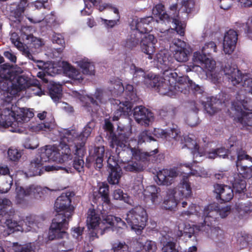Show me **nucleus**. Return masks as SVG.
I'll return each instance as SVG.
<instances>
[{
    "mask_svg": "<svg viewBox=\"0 0 252 252\" xmlns=\"http://www.w3.org/2000/svg\"><path fill=\"white\" fill-rule=\"evenodd\" d=\"M32 85H34L37 89L33 94L38 96L43 94L38 86V81L32 82L28 78L17 75L7 65L0 66V89L3 91V95L6 97V101L9 102L15 95L20 91L30 88Z\"/></svg>",
    "mask_w": 252,
    "mask_h": 252,
    "instance_id": "obj_1",
    "label": "nucleus"
},
{
    "mask_svg": "<svg viewBox=\"0 0 252 252\" xmlns=\"http://www.w3.org/2000/svg\"><path fill=\"white\" fill-rule=\"evenodd\" d=\"M74 195L72 191L63 193L57 198L55 208L58 214L53 220L49 232V239L66 238L67 235L65 230L68 228V222L74 208L71 205V197Z\"/></svg>",
    "mask_w": 252,
    "mask_h": 252,
    "instance_id": "obj_2",
    "label": "nucleus"
},
{
    "mask_svg": "<svg viewBox=\"0 0 252 252\" xmlns=\"http://www.w3.org/2000/svg\"><path fill=\"white\" fill-rule=\"evenodd\" d=\"M164 81L156 84L158 79L155 78V83L149 87L157 88L158 92L162 95L173 96L179 93L185 94L188 92V88L201 94L203 90L198 85L195 84L187 76H178L176 72L173 70H166L163 72Z\"/></svg>",
    "mask_w": 252,
    "mask_h": 252,
    "instance_id": "obj_3",
    "label": "nucleus"
},
{
    "mask_svg": "<svg viewBox=\"0 0 252 252\" xmlns=\"http://www.w3.org/2000/svg\"><path fill=\"white\" fill-rule=\"evenodd\" d=\"M94 127V123L90 122L79 134L73 129H63L61 132V142L59 147L62 151V154H63L67 160L71 159V147L74 146L76 148V153L83 152L82 148Z\"/></svg>",
    "mask_w": 252,
    "mask_h": 252,
    "instance_id": "obj_4",
    "label": "nucleus"
},
{
    "mask_svg": "<svg viewBox=\"0 0 252 252\" xmlns=\"http://www.w3.org/2000/svg\"><path fill=\"white\" fill-rule=\"evenodd\" d=\"M110 84V91L113 95L119 96L123 94L127 96L126 101H121L119 99H114L111 101V103L116 110L113 120L117 121L123 114L128 115L131 111L132 105L129 99L132 100L135 97V94L132 85L128 84L125 88L119 79L111 81Z\"/></svg>",
    "mask_w": 252,
    "mask_h": 252,
    "instance_id": "obj_5",
    "label": "nucleus"
},
{
    "mask_svg": "<svg viewBox=\"0 0 252 252\" xmlns=\"http://www.w3.org/2000/svg\"><path fill=\"white\" fill-rule=\"evenodd\" d=\"M38 157L34 158L29 166L28 174L30 176L41 174L43 163L48 161L62 162L67 160L66 157L62 154V151L56 146H46L39 149Z\"/></svg>",
    "mask_w": 252,
    "mask_h": 252,
    "instance_id": "obj_6",
    "label": "nucleus"
},
{
    "mask_svg": "<svg viewBox=\"0 0 252 252\" xmlns=\"http://www.w3.org/2000/svg\"><path fill=\"white\" fill-rule=\"evenodd\" d=\"M33 115V113L29 109L17 108L13 111L7 107L0 114V127H10L11 131L20 132L19 127L28 122Z\"/></svg>",
    "mask_w": 252,
    "mask_h": 252,
    "instance_id": "obj_7",
    "label": "nucleus"
},
{
    "mask_svg": "<svg viewBox=\"0 0 252 252\" xmlns=\"http://www.w3.org/2000/svg\"><path fill=\"white\" fill-rule=\"evenodd\" d=\"M236 166L239 174L235 175L230 181L233 188L239 193L244 192L246 188V178L252 176V161L251 158L242 151L238 152Z\"/></svg>",
    "mask_w": 252,
    "mask_h": 252,
    "instance_id": "obj_8",
    "label": "nucleus"
},
{
    "mask_svg": "<svg viewBox=\"0 0 252 252\" xmlns=\"http://www.w3.org/2000/svg\"><path fill=\"white\" fill-rule=\"evenodd\" d=\"M118 151V157L120 158L123 157V158L122 161L123 164H119V159L117 158L110 155L109 152L106 153V157L109 155V157L107 159V163L111 171L108 177V181L110 184L115 185L119 183V180L121 176V168H124L127 171H138L142 170L143 168L140 165H138L136 162H133V161L129 160L128 158H125L126 155L122 156L120 154L119 155Z\"/></svg>",
    "mask_w": 252,
    "mask_h": 252,
    "instance_id": "obj_9",
    "label": "nucleus"
},
{
    "mask_svg": "<svg viewBox=\"0 0 252 252\" xmlns=\"http://www.w3.org/2000/svg\"><path fill=\"white\" fill-rule=\"evenodd\" d=\"M195 4V0H178L177 4H174L170 6L171 20L172 23L175 25V28L177 32L180 35L183 36L185 33V29L186 24L177 19L181 13V17L183 19L187 17L188 14L189 13L193 8Z\"/></svg>",
    "mask_w": 252,
    "mask_h": 252,
    "instance_id": "obj_10",
    "label": "nucleus"
},
{
    "mask_svg": "<svg viewBox=\"0 0 252 252\" xmlns=\"http://www.w3.org/2000/svg\"><path fill=\"white\" fill-rule=\"evenodd\" d=\"M252 99L237 100L232 103L231 109L228 110L229 115L243 126H252Z\"/></svg>",
    "mask_w": 252,
    "mask_h": 252,
    "instance_id": "obj_11",
    "label": "nucleus"
},
{
    "mask_svg": "<svg viewBox=\"0 0 252 252\" xmlns=\"http://www.w3.org/2000/svg\"><path fill=\"white\" fill-rule=\"evenodd\" d=\"M200 207L195 204H191L189 207L187 211H183L181 213L180 216L184 219H189L197 223L195 225L196 229L198 231L205 232L208 236L214 237L217 236L221 230L218 227L213 226L212 223L210 228L207 231L202 230L201 225H206L204 221V214L200 212Z\"/></svg>",
    "mask_w": 252,
    "mask_h": 252,
    "instance_id": "obj_12",
    "label": "nucleus"
},
{
    "mask_svg": "<svg viewBox=\"0 0 252 252\" xmlns=\"http://www.w3.org/2000/svg\"><path fill=\"white\" fill-rule=\"evenodd\" d=\"M104 128L107 131V135L108 136L109 140L110 141V147L114 148L116 146V152L122 150L121 152H119V155L120 154L124 156L126 154L125 150L127 149V152L129 153L130 155L135 158L141 157L142 155L140 154V152L135 150V149L129 148V147L126 145V138L125 134L121 133L119 134L117 137L113 132V126L112 124L107 120L105 121Z\"/></svg>",
    "mask_w": 252,
    "mask_h": 252,
    "instance_id": "obj_13",
    "label": "nucleus"
},
{
    "mask_svg": "<svg viewBox=\"0 0 252 252\" xmlns=\"http://www.w3.org/2000/svg\"><path fill=\"white\" fill-rule=\"evenodd\" d=\"M192 61L196 64L201 65L200 68L204 70L207 77L213 83H216L220 79L219 73L215 70L216 62L213 59L202 55L200 51H196L193 53ZM189 67L190 71H196V68H199L198 65H190Z\"/></svg>",
    "mask_w": 252,
    "mask_h": 252,
    "instance_id": "obj_14",
    "label": "nucleus"
},
{
    "mask_svg": "<svg viewBox=\"0 0 252 252\" xmlns=\"http://www.w3.org/2000/svg\"><path fill=\"white\" fill-rule=\"evenodd\" d=\"M47 187L32 184L25 188L16 185L15 189V202L18 204H23L26 202L25 197L29 196L35 199H40L45 193L54 191Z\"/></svg>",
    "mask_w": 252,
    "mask_h": 252,
    "instance_id": "obj_15",
    "label": "nucleus"
},
{
    "mask_svg": "<svg viewBox=\"0 0 252 252\" xmlns=\"http://www.w3.org/2000/svg\"><path fill=\"white\" fill-rule=\"evenodd\" d=\"M131 229L136 234L141 233L146 226L148 216L145 209L141 206H137L129 210L125 217Z\"/></svg>",
    "mask_w": 252,
    "mask_h": 252,
    "instance_id": "obj_16",
    "label": "nucleus"
},
{
    "mask_svg": "<svg viewBox=\"0 0 252 252\" xmlns=\"http://www.w3.org/2000/svg\"><path fill=\"white\" fill-rule=\"evenodd\" d=\"M201 213L204 214V221L206 225H201V229L207 231L210 228L212 223L216 220L218 214L221 218H224L230 213V207L212 204L205 207Z\"/></svg>",
    "mask_w": 252,
    "mask_h": 252,
    "instance_id": "obj_17",
    "label": "nucleus"
},
{
    "mask_svg": "<svg viewBox=\"0 0 252 252\" xmlns=\"http://www.w3.org/2000/svg\"><path fill=\"white\" fill-rule=\"evenodd\" d=\"M135 24L136 29L133 30L126 41V46L129 48L137 46L139 44L140 37L142 34L152 31L153 26H155L156 23L152 17H147L138 20Z\"/></svg>",
    "mask_w": 252,
    "mask_h": 252,
    "instance_id": "obj_18",
    "label": "nucleus"
},
{
    "mask_svg": "<svg viewBox=\"0 0 252 252\" xmlns=\"http://www.w3.org/2000/svg\"><path fill=\"white\" fill-rule=\"evenodd\" d=\"M207 175V172L203 168H199L198 170L191 169L189 174H185L177 187L172 189L176 192V197L181 200L191 196V188L189 179V176L193 175L196 177H205Z\"/></svg>",
    "mask_w": 252,
    "mask_h": 252,
    "instance_id": "obj_19",
    "label": "nucleus"
},
{
    "mask_svg": "<svg viewBox=\"0 0 252 252\" xmlns=\"http://www.w3.org/2000/svg\"><path fill=\"white\" fill-rule=\"evenodd\" d=\"M186 142V146L188 149L191 150L194 162H199L202 160L201 158L204 157L210 159H214L217 157H223L225 155L224 154H220V153H225L224 148L214 150L206 154L204 150L200 148L195 140L191 138H188Z\"/></svg>",
    "mask_w": 252,
    "mask_h": 252,
    "instance_id": "obj_20",
    "label": "nucleus"
},
{
    "mask_svg": "<svg viewBox=\"0 0 252 252\" xmlns=\"http://www.w3.org/2000/svg\"><path fill=\"white\" fill-rule=\"evenodd\" d=\"M127 138H126V145L127 146L129 147V148H132V149H135V150L139 151L140 154H142L140 157H138L137 158H135L133 156H132V155H130L129 153H128L127 152V149L125 150L126 154H127L129 156V158L132 159H135L137 160H143L144 159H146L147 158V157H149L151 156H152L158 152L157 149H155L153 150L152 152H151L150 153H142L141 152L139 149H136L135 147L134 148L132 147V146H135L137 144L140 145L141 144L144 142H150L151 141H155V138L152 136L151 133L148 130H144L142 132H141L139 134L138 136V140L136 142V141L131 140L129 141V143H127Z\"/></svg>",
    "mask_w": 252,
    "mask_h": 252,
    "instance_id": "obj_21",
    "label": "nucleus"
},
{
    "mask_svg": "<svg viewBox=\"0 0 252 252\" xmlns=\"http://www.w3.org/2000/svg\"><path fill=\"white\" fill-rule=\"evenodd\" d=\"M87 223L88 228L92 230L90 233L92 240H94V237H97L98 233L103 234L107 228L104 222L100 221L99 214L94 209H90L88 211Z\"/></svg>",
    "mask_w": 252,
    "mask_h": 252,
    "instance_id": "obj_22",
    "label": "nucleus"
},
{
    "mask_svg": "<svg viewBox=\"0 0 252 252\" xmlns=\"http://www.w3.org/2000/svg\"><path fill=\"white\" fill-rule=\"evenodd\" d=\"M174 59L178 62L188 61L191 49L188 44L181 39H174L171 46Z\"/></svg>",
    "mask_w": 252,
    "mask_h": 252,
    "instance_id": "obj_23",
    "label": "nucleus"
},
{
    "mask_svg": "<svg viewBox=\"0 0 252 252\" xmlns=\"http://www.w3.org/2000/svg\"><path fill=\"white\" fill-rule=\"evenodd\" d=\"M171 12V13H173V11H171L170 10V15L167 14L164 10V6L161 4L156 5L153 9V14L155 17L159 19V20H157L156 21H155L157 25V28H159L160 32L164 33L165 35L166 32H173L174 31L173 29L170 30L165 29L163 30L159 28L164 24L166 25L170 23Z\"/></svg>",
    "mask_w": 252,
    "mask_h": 252,
    "instance_id": "obj_24",
    "label": "nucleus"
},
{
    "mask_svg": "<svg viewBox=\"0 0 252 252\" xmlns=\"http://www.w3.org/2000/svg\"><path fill=\"white\" fill-rule=\"evenodd\" d=\"M142 51L148 55L149 59H152V55L155 51L157 39L151 34H142L139 38Z\"/></svg>",
    "mask_w": 252,
    "mask_h": 252,
    "instance_id": "obj_25",
    "label": "nucleus"
},
{
    "mask_svg": "<svg viewBox=\"0 0 252 252\" xmlns=\"http://www.w3.org/2000/svg\"><path fill=\"white\" fill-rule=\"evenodd\" d=\"M180 173L178 168L162 169L158 172V180H156V181L158 185H170L173 183V179L178 176Z\"/></svg>",
    "mask_w": 252,
    "mask_h": 252,
    "instance_id": "obj_26",
    "label": "nucleus"
},
{
    "mask_svg": "<svg viewBox=\"0 0 252 252\" xmlns=\"http://www.w3.org/2000/svg\"><path fill=\"white\" fill-rule=\"evenodd\" d=\"M223 72L227 76L228 79L233 85L239 84L243 80H244V84L246 85L249 80L246 79V76L242 75L240 71L234 65L227 64L223 68Z\"/></svg>",
    "mask_w": 252,
    "mask_h": 252,
    "instance_id": "obj_27",
    "label": "nucleus"
},
{
    "mask_svg": "<svg viewBox=\"0 0 252 252\" xmlns=\"http://www.w3.org/2000/svg\"><path fill=\"white\" fill-rule=\"evenodd\" d=\"M71 95L73 97L78 98L82 103L85 101H87V103L90 102L93 105H98L99 103H104L106 102V98H104L105 94L103 92L99 90H96L95 93L94 97L95 100H94V98L92 97L84 95L76 91H71ZM82 105L85 106L84 103L82 104Z\"/></svg>",
    "mask_w": 252,
    "mask_h": 252,
    "instance_id": "obj_28",
    "label": "nucleus"
},
{
    "mask_svg": "<svg viewBox=\"0 0 252 252\" xmlns=\"http://www.w3.org/2000/svg\"><path fill=\"white\" fill-rule=\"evenodd\" d=\"M133 116L138 124L145 126H149L154 119L153 113L142 106L134 108Z\"/></svg>",
    "mask_w": 252,
    "mask_h": 252,
    "instance_id": "obj_29",
    "label": "nucleus"
},
{
    "mask_svg": "<svg viewBox=\"0 0 252 252\" xmlns=\"http://www.w3.org/2000/svg\"><path fill=\"white\" fill-rule=\"evenodd\" d=\"M100 0H85L84 2L85 4V7L84 9L81 10V14L83 15H90L92 11V6L97 5H98V9L100 11H102L105 9H107L113 12V13H117L118 12L117 8L111 4L102 3L100 4Z\"/></svg>",
    "mask_w": 252,
    "mask_h": 252,
    "instance_id": "obj_30",
    "label": "nucleus"
},
{
    "mask_svg": "<svg viewBox=\"0 0 252 252\" xmlns=\"http://www.w3.org/2000/svg\"><path fill=\"white\" fill-rule=\"evenodd\" d=\"M130 70L131 73L133 74L134 81L143 82L148 87L153 86V85L155 83V77H153V75L150 74L145 75V73L142 68L132 64L130 66Z\"/></svg>",
    "mask_w": 252,
    "mask_h": 252,
    "instance_id": "obj_31",
    "label": "nucleus"
},
{
    "mask_svg": "<svg viewBox=\"0 0 252 252\" xmlns=\"http://www.w3.org/2000/svg\"><path fill=\"white\" fill-rule=\"evenodd\" d=\"M238 34L236 31L230 30L224 34L223 41V50L225 54H232L236 47Z\"/></svg>",
    "mask_w": 252,
    "mask_h": 252,
    "instance_id": "obj_32",
    "label": "nucleus"
},
{
    "mask_svg": "<svg viewBox=\"0 0 252 252\" xmlns=\"http://www.w3.org/2000/svg\"><path fill=\"white\" fill-rule=\"evenodd\" d=\"M60 65L62 67L64 74L69 78L79 83L83 80V75L80 71L67 62H62Z\"/></svg>",
    "mask_w": 252,
    "mask_h": 252,
    "instance_id": "obj_33",
    "label": "nucleus"
},
{
    "mask_svg": "<svg viewBox=\"0 0 252 252\" xmlns=\"http://www.w3.org/2000/svg\"><path fill=\"white\" fill-rule=\"evenodd\" d=\"M133 249L134 252H155L157 247L156 243L151 240L145 242L137 240L133 242Z\"/></svg>",
    "mask_w": 252,
    "mask_h": 252,
    "instance_id": "obj_34",
    "label": "nucleus"
},
{
    "mask_svg": "<svg viewBox=\"0 0 252 252\" xmlns=\"http://www.w3.org/2000/svg\"><path fill=\"white\" fill-rule=\"evenodd\" d=\"M214 191L217 194V197L224 201H229L233 197V191L229 186L220 184L214 186Z\"/></svg>",
    "mask_w": 252,
    "mask_h": 252,
    "instance_id": "obj_35",
    "label": "nucleus"
},
{
    "mask_svg": "<svg viewBox=\"0 0 252 252\" xmlns=\"http://www.w3.org/2000/svg\"><path fill=\"white\" fill-rule=\"evenodd\" d=\"M175 190L169 189L164 197L162 207L169 210H173L177 207L178 203L180 199L176 197Z\"/></svg>",
    "mask_w": 252,
    "mask_h": 252,
    "instance_id": "obj_36",
    "label": "nucleus"
},
{
    "mask_svg": "<svg viewBox=\"0 0 252 252\" xmlns=\"http://www.w3.org/2000/svg\"><path fill=\"white\" fill-rule=\"evenodd\" d=\"M160 189L155 186H149L146 188L143 191L145 198H149L153 204L158 205L161 199Z\"/></svg>",
    "mask_w": 252,
    "mask_h": 252,
    "instance_id": "obj_37",
    "label": "nucleus"
},
{
    "mask_svg": "<svg viewBox=\"0 0 252 252\" xmlns=\"http://www.w3.org/2000/svg\"><path fill=\"white\" fill-rule=\"evenodd\" d=\"M155 60L157 62V65L163 70V72L166 70H172L166 51H161L157 54Z\"/></svg>",
    "mask_w": 252,
    "mask_h": 252,
    "instance_id": "obj_38",
    "label": "nucleus"
},
{
    "mask_svg": "<svg viewBox=\"0 0 252 252\" xmlns=\"http://www.w3.org/2000/svg\"><path fill=\"white\" fill-rule=\"evenodd\" d=\"M178 231L177 233V237H183L185 239L190 238L194 233V228L189 224L180 222L178 224Z\"/></svg>",
    "mask_w": 252,
    "mask_h": 252,
    "instance_id": "obj_39",
    "label": "nucleus"
},
{
    "mask_svg": "<svg viewBox=\"0 0 252 252\" xmlns=\"http://www.w3.org/2000/svg\"><path fill=\"white\" fill-rule=\"evenodd\" d=\"M76 63L82 69L84 74L87 75L94 74V66L92 62L88 59L84 58L76 62Z\"/></svg>",
    "mask_w": 252,
    "mask_h": 252,
    "instance_id": "obj_40",
    "label": "nucleus"
},
{
    "mask_svg": "<svg viewBox=\"0 0 252 252\" xmlns=\"http://www.w3.org/2000/svg\"><path fill=\"white\" fill-rule=\"evenodd\" d=\"M102 222H104L105 226H107L106 230H107L110 226H116L119 228H123L126 226V223L121 218L114 217L112 215H107L106 217L102 216Z\"/></svg>",
    "mask_w": 252,
    "mask_h": 252,
    "instance_id": "obj_41",
    "label": "nucleus"
},
{
    "mask_svg": "<svg viewBox=\"0 0 252 252\" xmlns=\"http://www.w3.org/2000/svg\"><path fill=\"white\" fill-rule=\"evenodd\" d=\"M56 126L54 120L53 118H51L48 121L45 123H40L34 124L32 126L30 129L34 132H39L41 130L48 131L54 129Z\"/></svg>",
    "mask_w": 252,
    "mask_h": 252,
    "instance_id": "obj_42",
    "label": "nucleus"
},
{
    "mask_svg": "<svg viewBox=\"0 0 252 252\" xmlns=\"http://www.w3.org/2000/svg\"><path fill=\"white\" fill-rule=\"evenodd\" d=\"M167 131V138H173L177 141L179 144L182 145L184 144V141L185 144L182 146V148L187 147L186 146L187 143V139L190 138L189 137L184 138V139L180 136V131L178 128L177 126H173L172 128L166 130Z\"/></svg>",
    "mask_w": 252,
    "mask_h": 252,
    "instance_id": "obj_43",
    "label": "nucleus"
},
{
    "mask_svg": "<svg viewBox=\"0 0 252 252\" xmlns=\"http://www.w3.org/2000/svg\"><path fill=\"white\" fill-rule=\"evenodd\" d=\"M35 246L33 244L29 243L24 245L13 243L11 250L9 252H34ZM0 252H6L2 247L0 246Z\"/></svg>",
    "mask_w": 252,
    "mask_h": 252,
    "instance_id": "obj_44",
    "label": "nucleus"
},
{
    "mask_svg": "<svg viewBox=\"0 0 252 252\" xmlns=\"http://www.w3.org/2000/svg\"><path fill=\"white\" fill-rule=\"evenodd\" d=\"M40 218L38 216L29 215L27 216L24 220H22L23 224L25 227V231H29L32 228L35 229L34 227L37 226V221Z\"/></svg>",
    "mask_w": 252,
    "mask_h": 252,
    "instance_id": "obj_45",
    "label": "nucleus"
},
{
    "mask_svg": "<svg viewBox=\"0 0 252 252\" xmlns=\"http://www.w3.org/2000/svg\"><path fill=\"white\" fill-rule=\"evenodd\" d=\"M5 224L9 230V233L15 231H25V227L22 220L17 221L15 220L8 219L6 220Z\"/></svg>",
    "mask_w": 252,
    "mask_h": 252,
    "instance_id": "obj_46",
    "label": "nucleus"
},
{
    "mask_svg": "<svg viewBox=\"0 0 252 252\" xmlns=\"http://www.w3.org/2000/svg\"><path fill=\"white\" fill-rule=\"evenodd\" d=\"M10 39L11 42L17 48L21 51H22L24 54L28 58L32 59V55L26 48L25 46L20 42L18 38V35L16 33H13L11 34Z\"/></svg>",
    "mask_w": 252,
    "mask_h": 252,
    "instance_id": "obj_47",
    "label": "nucleus"
},
{
    "mask_svg": "<svg viewBox=\"0 0 252 252\" xmlns=\"http://www.w3.org/2000/svg\"><path fill=\"white\" fill-rule=\"evenodd\" d=\"M13 184V178L11 176H1L0 178V193L7 192Z\"/></svg>",
    "mask_w": 252,
    "mask_h": 252,
    "instance_id": "obj_48",
    "label": "nucleus"
},
{
    "mask_svg": "<svg viewBox=\"0 0 252 252\" xmlns=\"http://www.w3.org/2000/svg\"><path fill=\"white\" fill-rule=\"evenodd\" d=\"M169 235L164 236L161 240L163 244L162 252H178L176 249L175 243L170 238ZM172 239H173L172 238Z\"/></svg>",
    "mask_w": 252,
    "mask_h": 252,
    "instance_id": "obj_49",
    "label": "nucleus"
},
{
    "mask_svg": "<svg viewBox=\"0 0 252 252\" xmlns=\"http://www.w3.org/2000/svg\"><path fill=\"white\" fill-rule=\"evenodd\" d=\"M62 86L59 84L53 83L49 88V94L52 99L56 102L58 101L62 96Z\"/></svg>",
    "mask_w": 252,
    "mask_h": 252,
    "instance_id": "obj_50",
    "label": "nucleus"
},
{
    "mask_svg": "<svg viewBox=\"0 0 252 252\" xmlns=\"http://www.w3.org/2000/svg\"><path fill=\"white\" fill-rule=\"evenodd\" d=\"M22 38L24 40L26 39L27 41V44L31 43L35 48H39L44 44L40 39L35 37L31 34H23Z\"/></svg>",
    "mask_w": 252,
    "mask_h": 252,
    "instance_id": "obj_51",
    "label": "nucleus"
},
{
    "mask_svg": "<svg viewBox=\"0 0 252 252\" xmlns=\"http://www.w3.org/2000/svg\"><path fill=\"white\" fill-rule=\"evenodd\" d=\"M99 193L102 197V199L105 205H108L109 203L110 200L109 198V188L108 186L102 183L99 185Z\"/></svg>",
    "mask_w": 252,
    "mask_h": 252,
    "instance_id": "obj_52",
    "label": "nucleus"
},
{
    "mask_svg": "<svg viewBox=\"0 0 252 252\" xmlns=\"http://www.w3.org/2000/svg\"><path fill=\"white\" fill-rule=\"evenodd\" d=\"M113 197L116 200H123L127 203L130 205L132 204V200L129 197H128L126 194H124L123 191L120 189L114 190Z\"/></svg>",
    "mask_w": 252,
    "mask_h": 252,
    "instance_id": "obj_53",
    "label": "nucleus"
},
{
    "mask_svg": "<svg viewBox=\"0 0 252 252\" xmlns=\"http://www.w3.org/2000/svg\"><path fill=\"white\" fill-rule=\"evenodd\" d=\"M115 15L114 20H106L105 19L101 18V20L105 26L107 28H113L116 25H118L120 20V14L119 10L117 13H114Z\"/></svg>",
    "mask_w": 252,
    "mask_h": 252,
    "instance_id": "obj_54",
    "label": "nucleus"
},
{
    "mask_svg": "<svg viewBox=\"0 0 252 252\" xmlns=\"http://www.w3.org/2000/svg\"><path fill=\"white\" fill-rule=\"evenodd\" d=\"M12 206L11 201L7 198L0 199V215H4L8 214V209Z\"/></svg>",
    "mask_w": 252,
    "mask_h": 252,
    "instance_id": "obj_55",
    "label": "nucleus"
},
{
    "mask_svg": "<svg viewBox=\"0 0 252 252\" xmlns=\"http://www.w3.org/2000/svg\"><path fill=\"white\" fill-rule=\"evenodd\" d=\"M220 105L222 106L223 104L220 103V102H217L213 104L211 102H209L208 101L204 104L205 109L207 112L210 115H213L217 112L219 109L218 106Z\"/></svg>",
    "mask_w": 252,
    "mask_h": 252,
    "instance_id": "obj_56",
    "label": "nucleus"
},
{
    "mask_svg": "<svg viewBox=\"0 0 252 252\" xmlns=\"http://www.w3.org/2000/svg\"><path fill=\"white\" fill-rule=\"evenodd\" d=\"M216 49L217 46L216 44L213 41H210L204 44L202 48L201 52L200 53L202 55L206 56V54H209L212 52H216Z\"/></svg>",
    "mask_w": 252,
    "mask_h": 252,
    "instance_id": "obj_57",
    "label": "nucleus"
},
{
    "mask_svg": "<svg viewBox=\"0 0 252 252\" xmlns=\"http://www.w3.org/2000/svg\"><path fill=\"white\" fill-rule=\"evenodd\" d=\"M27 6L26 0H21L15 10L14 14L15 17L18 21L24 13L26 7Z\"/></svg>",
    "mask_w": 252,
    "mask_h": 252,
    "instance_id": "obj_58",
    "label": "nucleus"
},
{
    "mask_svg": "<svg viewBox=\"0 0 252 252\" xmlns=\"http://www.w3.org/2000/svg\"><path fill=\"white\" fill-rule=\"evenodd\" d=\"M83 152L84 150H83V152H81V153L79 152L76 153V149H75V154L76 155H79V157L77 158H75L74 159L73 162V167L79 172L82 171L84 166V160L82 159V158L80 156V154H83Z\"/></svg>",
    "mask_w": 252,
    "mask_h": 252,
    "instance_id": "obj_59",
    "label": "nucleus"
},
{
    "mask_svg": "<svg viewBox=\"0 0 252 252\" xmlns=\"http://www.w3.org/2000/svg\"><path fill=\"white\" fill-rule=\"evenodd\" d=\"M231 149L229 153L225 149V153H224L225 155H224V156L223 157H219L224 158L226 157L229 158V157H230L231 159H234L236 156H237V157H238V152H239L240 151H242L245 154V152L244 151H243L242 149H239L238 148H236L235 146L231 145ZM220 154H223V153H220ZM223 154H224V153H223Z\"/></svg>",
    "mask_w": 252,
    "mask_h": 252,
    "instance_id": "obj_60",
    "label": "nucleus"
},
{
    "mask_svg": "<svg viewBox=\"0 0 252 252\" xmlns=\"http://www.w3.org/2000/svg\"><path fill=\"white\" fill-rule=\"evenodd\" d=\"M236 243L240 249H243L248 245V236L242 234H238L236 236Z\"/></svg>",
    "mask_w": 252,
    "mask_h": 252,
    "instance_id": "obj_61",
    "label": "nucleus"
},
{
    "mask_svg": "<svg viewBox=\"0 0 252 252\" xmlns=\"http://www.w3.org/2000/svg\"><path fill=\"white\" fill-rule=\"evenodd\" d=\"M7 154L9 158L12 161L18 160L21 157V153L16 149H9Z\"/></svg>",
    "mask_w": 252,
    "mask_h": 252,
    "instance_id": "obj_62",
    "label": "nucleus"
},
{
    "mask_svg": "<svg viewBox=\"0 0 252 252\" xmlns=\"http://www.w3.org/2000/svg\"><path fill=\"white\" fill-rule=\"evenodd\" d=\"M24 146L27 149H34L38 147V141L35 138L27 139L24 143Z\"/></svg>",
    "mask_w": 252,
    "mask_h": 252,
    "instance_id": "obj_63",
    "label": "nucleus"
},
{
    "mask_svg": "<svg viewBox=\"0 0 252 252\" xmlns=\"http://www.w3.org/2000/svg\"><path fill=\"white\" fill-rule=\"evenodd\" d=\"M128 247L125 243L119 242L113 245V249L115 252H129Z\"/></svg>",
    "mask_w": 252,
    "mask_h": 252,
    "instance_id": "obj_64",
    "label": "nucleus"
}]
</instances>
